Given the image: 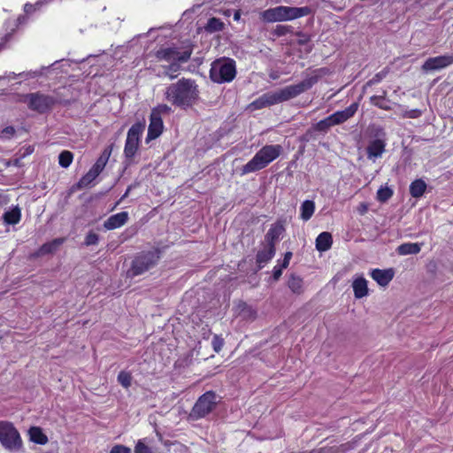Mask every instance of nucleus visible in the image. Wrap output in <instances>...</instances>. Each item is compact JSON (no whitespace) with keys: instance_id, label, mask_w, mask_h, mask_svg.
<instances>
[{"instance_id":"obj_31","label":"nucleus","mask_w":453,"mask_h":453,"mask_svg":"<svg viewBox=\"0 0 453 453\" xmlns=\"http://www.w3.org/2000/svg\"><path fill=\"white\" fill-rule=\"evenodd\" d=\"M288 288L294 293H301L303 290V280L298 276L291 275L288 280Z\"/></svg>"},{"instance_id":"obj_44","label":"nucleus","mask_w":453,"mask_h":453,"mask_svg":"<svg viewBox=\"0 0 453 453\" xmlns=\"http://www.w3.org/2000/svg\"><path fill=\"white\" fill-rule=\"evenodd\" d=\"M24 10H25V12L27 13H31V12H33L35 10V6H34L32 4H27L24 6Z\"/></svg>"},{"instance_id":"obj_51","label":"nucleus","mask_w":453,"mask_h":453,"mask_svg":"<svg viewBox=\"0 0 453 453\" xmlns=\"http://www.w3.org/2000/svg\"><path fill=\"white\" fill-rule=\"evenodd\" d=\"M165 446L173 445V446L182 447V445H180L179 443H174V442H165Z\"/></svg>"},{"instance_id":"obj_2","label":"nucleus","mask_w":453,"mask_h":453,"mask_svg":"<svg viewBox=\"0 0 453 453\" xmlns=\"http://www.w3.org/2000/svg\"><path fill=\"white\" fill-rule=\"evenodd\" d=\"M165 97L172 104L186 109L196 101L198 88L194 81L181 79L166 88Z\"/></svg>"},{"instance_id":"obj_38","label":"nucleus","mask_w":453,"mask_h":453,"mask_svg":"<svg viewBox=\"0 0 453 453\" xmlns=\"http://www.w3.org/2000/svg\"><path fill=\"white\" fill-rule=\"evenodd\" d=\"M98 242V235L93 232H89L85 238V245H96Z\"/></svg>"},{"instance_id":"obj_47","label":"nucleus","mask_w":453,"mask_h":453,"mask_svg":"<svg viewBox=\"0 0 453 453\" xmlns=\"http://www.w3.org/2000/svg\"><path fill=\"white\" fill-rule=\"evenodd\" d=\"M289 262L290 261L286 260V259L283 258L282 262L280 264H279V265L281 266V268L285 269V268H287L288 266Z\"/></svg>"},{"instance_id":"obj_25","label":"nucleus","mask_w":453,"mask_h":453,"mask_svg":"<svg viewBox=\"0 0 453 453\" xmlns=\"http://www.w3.org/2000/svg\"><path fill=\"white\" fill-rule=\"evenodd\" d=\"M30 440L37 444L44 445L48 442V437L43 434L42 430L38 426H32L28 430Z\"/></svg>"},{"instance_id":"obj_3","label":"nucleus","mask_w":453,"mask_h":453,"mask_svg":"<svg viewBox=\"0 0 453 453\" xmlns=\"http://www.w3.org/2000/svg\"><path fill=\"white\" fill-rule=\"evenodd\" d=\"M191 54L192 50L189 48L166 47L158 50L156 52V58L158 61L168 63V65L165 66V73L170 79H174L180 65L188 62Z\"/></svg>"},{"instance_id":"obj_22","label":"nucleus","mask_w":453,"mask_h":453,"mask_svg":"<svg viewBox=\"0 0 453 453\" xmlns=\"http://www.w3.org/2000/svg\"><path fill=\"white\" fill-rule=\"evenodd\" d=\"M333 243L332 235L328 232L319 234L316 239V249L319 251L328 250Z\"/></svg>"},{"instance_id":"obj_9","label":"nucleus","mask_w":453,"mask_h":453,"mask_svg":"<svg viewBox=\"0 0 453 453\" xmlns=\"http://www.w3.org/2000/svg\"><path fill=\"white\" fill-rule=\"evenodd\" d=\"M0 442L8 450H17L22 446L19 433L8 421H0Z\"/></svg>"},{"instance_id":"obj_42","label":"nucleus","mask_w":453,"mask_h":453,"mask_svg":"<svg viewBox=\"0 0 453 453\" xmlns=\"http://www.w3.org/2000/svg\"><path fill=\"white\" fill-rule=\"evenodd\" d=\"M283 268L280 265H276L273 270V276L275 280H278L282 274Z\"/></svg>"},{"instance_id":"obj_10","label":"nucleus","mask_w":453,"mask_h":453,"mask_svg":"<svg viewBox=\"0 0 453 453\" xmlns=\"http://www.w3.org/2000/svg\"><path fill=\"white\" fill-rule=\"evenodd\" d=\"M160 258L157 250L142 252L132 264L131 272L133 275H140L155 266Z\"/></svg>"},{"instance_id":"obj_13","label":"nucleus","mask_w":453,"mask_h":453,"mask_svg":"<svg viewBox=\"0 0 453 453\" xmlns=\"http://www.w3.org/2000/svg\"><path fill=\"white\" fill-rule=\"evenodd\" d=\"M453 64V53L427 58L423 65L424 72L437 71L446 68Z\"/></svg>"},{"instance_id":"obj_39","label":"nucleus","mask_w":453,"mask_h":453,"mask_svg":"<svg viewBox=\"0 0 453 453\" xmlns=\"http://www.w3.org/2000/svg\"><path fill=\"white\" fill-rule=\"evenodd\" d=\"M110 453H132V451L130 448L118 444L111 448Z\"/></svg>"},{"instance_id":"obj_40","label":"nucleus","mask_w":453,"mask_h":453,"mask_svg":"<svg viewBox=\"0 0 453 453\" xmlns=\"http://www.w3.org/2000/svg\"><path fill=\"white\" fill-rule=\"evenodd\" d=\"M39 73H37L36 72H33V73H27L26 74H24L23 73H20L19 74H16L15 73H10L7 76H4V78H8V79H14L18 76L21 77L23 75H26V77H35L36 75H38ZM3 77H0V79H2Z\"/></svg>"},{"instance_id":"obj_4","label":"nucleus","mask_w":453,"mask_h":453,"mask_svg":"<svg viewBox=\"0 0 453 453\" xmlns=\"http://www.w3.org/2000/svg\"><path fill=\"white\" fill-rule=\"evenodd\" d=\"M283 151L280 144H270L263 146L254 157L245 164L241 170L242 175L265 168L269 164L278 158Z\"/></svg>"},{"instance_id":"obj_55","label":"nucleus","mask_w":453,"mask_h":453,"mask_svg":"<svg viewBox=\"0 0 453 453\" xmlns=\"http://www.w3.org/2000/svg\"><path fill=\"white\" fill-rule=\"evenodd\" d=\"M270 77L273 78V79H276L275 74H271Z\"/></svg>"},{"instance_id":"obj_43","label":"nucleus","mask_w":453,"mask_h":453,"mask_svg":"<svg viewBox=\"0 0 453 453\" xmlns=\"http://www.w3.org/2000/svg\"><path fill=\"white\" fill-rule=\"evenodd\" d=\"M420 113L421 112L419 110H411L406 114V116L409 118H417L420 115Z\"/></svg>"},{"instance_id":"obj_33","label":"nucleus","mask_w":453,"mask_h":453,"mask_svg":"<svg viewBox=\"0 0 453 453\" xmlns=\"http://www.w3.org/2000/svg\"><path fill=\"white\" fill-rule=\"evenodd\" d=\"M119 383L125 388H128L131 386L132 376L126 371H121L118 375Z\"/></svg>"},{"instance_id":"obj_8","label":"nucleus","mask_w":453,"mask_h":453,"mask_svg":"<svg viewBox=\"0 0 453 453\" xmlns=\"http://www.w3.org/2000/svg\"><path fill=\"white\" fill-rule=\"evenodd\" d=\"M216 404V394L207 391L197 399L189 413V418L193 420L203 418L212 411Z\"/></svg>"},{"instance_id":"obj_52","label":"nucleus","mask_w":453,"mask_h":453,"mask_svg":"<svg viewBox=\"0 0 453 453\" xmlns=\"http://www.w3.org/2000/svg\"><path fill=\"white\" fill-rule=\"evenodd\" d=\"M234 19L235 20H239L240 19V12L239 11L235 12V13L234 15Z\"/></svg>"},{"instance_id":"obj_24","label":"nucleus","mask_w":453,"mask_h":453,"mask_svg":"<svg viewBox=\"0 0 453 453\" xmlns=\"http://www.w3.org/2000/svg\"><path fill=\"white\" fill-rule=\"evenodd\" d=\"M421 250V244L419 243H412V242H405L398 246L397 252L401 256L406 255H415L419 253Z\"/></svg>"},{"instance_id":"obj_46","label":"nucleus","mask_w":453,"mask_h":453,"mask_svg":"<svg viewBox=\"0 0 453 453\" xmlns=\"http://www.w3.org/2000/svg\"><path fill=\"white\" fill-rule=\"evenodd\" d=\"M21 158H22V157L12 160V165L16 166V167H21L22 166Z\"/></svg>"},{"instance_id":"obj_6","label":"nucleus","mask_w":453,"mask_h":453,"mask_svg":"<svg viewBox=\"0 0 453 453\" xmlns=\"http://www.w3.org/2000/svg\"><path fill=\"white\" fill-rule=\"evenodd\" d=\"M236 75L235 61L231 58H219L212 62L210 78L213 82L221 84L232 81Z\"/></svg>"},{"instance_id":"obj_19","label":"nucleus","mask_w":453,"mask_h":453,"mask_svg":"<svg viewBox=\"0 0 453 453\" xmlns=\"http://www.w3.org/2000/svg\"><path fill=\"white\" fill-rule=\"evenodd\" d=\"M285 228L281 222L273 224L265 234V241L268 244L275 245V242L280 239Z\"/></svg>"},{"instance_id":"obj_41","label":"nucleus","mask_w":453,"mask_h":453,"mask_svg":"<svg viewBox=\"0 0 453 453\" xmlns=\"http://www.w3.org/2000/svg\"><path fill=\"white\" fill-rule=\"evenodd\" d=\"M171 111H172V109L168 105H166V104H159L152 111L157 112L159 114V116H160L162 113H170Z\"/></svg>"},{"instance_id":"obj_17","label":"nucleus","mask_w":453,"mask_h":453,"mask_svg":"<svg viewBox=\"0 0 453 453\" xmlns=\"http://www.w3.org/2000/svg\"><path fill=\"white\" fill-rule=\"evenodd\" d=\"M352 288L357 299L368 296V282L363 275L357 274L353 277Z\"/></svg>"},{"instance_id":"obj_48","label":"nucleus","mask_w":453,"mask_h":453,"mask_svg":"<svg viewBox=\"0 0 453 453\" xmlns=\"http://www.w3.org/2000/svg\"><path fill=\"white\" fill-rule=\"evenodd\" d=\"M5 167H9V166H12V160H3L1 162Z\"/></svg>"},{"instance_id":"obj_54","label":"nucleus","mask_w":453,"mask_h":453,"mask_svg":"<svg viewBox=\"0 0 453 453\" xmlns=\"http://www.w3.org/2000/svg\"><path fill=\"white\" fill-rule=\"evenodd\" d=\"M366 209H367V208H366V206H365V205H364V206L362 207L363 211H366Z\"/></svg>"},{"instance_id":"obj_29","label":"nucleus","mask_w":453,"mask_h":453,"mask_svg":"<svg viewBox=\"0 0 453 453\" xmlns=\"http://www.w3.org/2000/svg\"><path fill=\"white\" fill-rule=\"evenodd\" d=\"M98 175L99 173L97 172L90 168V170L79 180V188H82L89 186Z\"/></svg>"},{"instance_id":"obj_50","label":"nucleus","mask_w":453,"mask_h":453,"mask_svg":"<svg viewBox=\"0 0 453 453\" xmlns=\"http://www.w3.org/2000/svg\"><path fill=\"white\" fill-rule=\"evenodd\" d=\"M32 152H33V149H31L30 147H28V148L27 149L26 153H24V154H23L22 157H25V156H27V155L31 154Z\"/></svg>"},{"instance_id":"obj_21","label":"nucleus","mask_w":453,"mask_h":453,"mask_svg":"<svg viewBox=\"0 0 453 453\" xmlns=\"http://www.w3.org/2000/svg\"><path fill=\"white\" fill-rule=\"evenodd\" d=\"M112 151V145L108 146L104 150L96 162L94 164V165L91 167L96 172H97L99 174L102 173V171L104 169L110 157Z\"/></svg>"},{"instance_id":"obj_35","label":"nucleus","mask_w":453,"mask_h":453,"mask_svg":"<svg viewBox=\"0 0 453 453\" xmlns=\"http://www.w3.org/2000/svg\"><path fill=\"white\" fill-rule=\"evenodd\" d=\"M334 126L333 120L330 119V116L319 121L316 124L315 129L319 132H326L331 127Z\"/></svg>"},{"instance_id":"obj_32","label":"nucleus","mask_w":453,"mask_h":453,"mask_svg":"<svg viewBox=\"0 0 453 453\" xmlns=\"http://www.w3.org/2000/svg\"><path fill=\"white\" fill-rule=\"evenodd\" d=\"M73 159V155L69 150L62 151L58 156V164L60 166L64 168H67L70 166Z\"/></svg>"},{"instance_id":"obj_18","label":"nucleus","mask_w":453,"mask_h":453,"mask_svg":"<svg viewBox=\"0 0 453 453\" xmlns=\"http://www.w3.org/2000/svg\"><path fill=\"white\" fill-rule=\"evenodd\" d=\"M128 219V213L127 211H122L111 215L109 217L104 223V228L107 230H113L124 226Z\"/></svg>"},{"instance_id":"obj_34","label":"nucleus","mask_w":453,"mask_h":453,"mask_svg":"<svg viewBox=\"0 0 453 453\" xmlns=\"http://www.w3.org/2000/svg\"><path fill=\"white\" fill-rule=\"evenodd\" d=\"M393 196V191L388 187H381L377 192V199L386 202Z\"/></svg>"},{"instance_id":"obj_36","label":"nucleus","mask_w":453,"mask_h":453,"mask_svg":"<svg viewBox=\"0 0 453 453\" xmlns=\"http://www.w3.org/2000/svg\"><path fill=\"white\" fill-rule=\"evenodd\" d=\"M371 103L380 108V109H383V110H388L389 109V106L388 104V102L385 100V98L383 96H373L371 97Z\"/></svg>"},{"instance_id":"obj_16","label":"nucleus","mask_w":453,"mask_h":453,"mask_svg":"<svg viewBox=\"0 0 453 453\" xmlns=\"http://www.w3.org/2000/svg\"><path fill=\"white\" fill-rule=\"evenodd\" d=\"M358 109V103H353L349 107H347L343 111H338L333 114L330 115V119L333 120V124L340 125L342 123H344L348 119H349L351 117L355 115Z\"/></svg>"},{"instance_id":"obj_37","label":"nucleus","mask_w":453,"mask_h":453,"mask_svg":"<svg viewBox=\"0 0 453 453\" xmlns=\"http://www.w3.org/2000/svg\"><path fill=\"white\" fill-rule=\"evenodd\" d=\"M211 345H212L214 351L219 353L223 348L224 340L220 336L215 334L213 336Z\"/></svg>"},{"instance_id":"obj_49","label":"nucleus","mask_w":453,"mask_h":453,"mask_svg":"<svg viewBox=\"0 0 453 453\" xmlns=\"http://www.w3.org/2000/svg\"><path fill=\"white\" fill-rule=\"evenodd\" d=\"M291 257H292V252L288 251L285 253L284 259L290 261Z\"/></svg>"},{"instance_id":"obj_27","label":"nucleus","mask_w":453,"mask_h":453,"mask_svg":"<svg viewBox=\"0 0 453 453\" xmlns=\"http://www.w3.org/2000/svg\"><path fill=\"white\" fill-rule=\"evenodd\" d=\"M315 211V203L313 201L305 200L300 207L301 219L304 221L309 220L313 215Z\"/></svg>"},{"instance_id":"obj_15","label":"nucleus","mask_w":453,"mask_h":453,"mask_svg":"<svg viewBox=\"0 0 453 453\" xmlns=\"http://www.w3.org/2000/svg\"><path fill=\"white\" fill-rule=\"evenodd\" d=\"M370 276L375 280L380 286L386 287L393 280L395 276V271L393 268L388 269H372L370 272Z\"/></svg>"},{"instance_id":"obj_20","label":"nucleus","mask_w":453,"mask_h":453,"mask_svg":"<svg viewBox=\"0 0 453 453\" xmlns=\"http://www.w3.org/2000/svg\"><path fill=\"white\" fill-rule=\"evenodd\" d=\"M275 255V247L267 243V246L258 251L257 255V263L259 267H263L265 264L270 261Z\"/></svg>"},{"instance_id":"obj_53","label":"nucleus","mask_w":453,"mask_h":453,"mask_svg":"<svg viewBox=\"0 0 453 453\" xmlns=\"http://www.w3.org/2000/svg\"><path fill=\"white\" fill-rule=\"evenodd\" d=\"M224 14H225L226 16H230V11H229V10H227V11H226V12H224Z\"/></svg>"},{"instance_id":"obj_45","label":"nucleus","mask_w":453,"mask_h":453,"mask_svg":"<svg viewBox=\"0 0 453 453\" xmlns=\"http://www.w3.org/2000/svg\"><path fill=\"white\" fill-rule=\"evenodd\" d=\"M3 133L7 135H12L15 133V129L12 127H7L4 129Z\"/></svg>"},{"instance_id":"obj_30","label":"nucleus","mask_w":453,"mask_h":453,"mask_svg":"<svg viewBox=\"0 0 453 453\" xmlns=\"http://www.w3.org/2000/svg\"><path fill=\"white\" fill-rule=\"evenodd\" d=\"M224 27L225 25L220 19L211 18L205 26V30L210 33H214L223 30Z\"/></svg>"},{"instance_id":"obj_7","label":"nucleus","mask_w":453,"mask_h":453,"mask_svg":"<svg viewBox=\"0 0 453 453\" xmlns=\"http://www.w3.org/2000/svg\"><path fill=\"white\" fill-rule=\"evenodd\" d=\"M373 139L369 142L366 147V154L368 159L375 161L382 157L386 150V133L383 127L376 125L370 127Z\"/></svg>"},{"instance_id":"obj_12","label":"nucleus","mask_w":453,"mask_h":453,"mask_svg":"<svg viewBox=\"0 0 453 453\" xmlns=\"http://www.w3.org/2000/svg\"><path fill=\"white\" fill-rule=\"evenodd\" d=\"M19 101L27 104L31 110L39 112L46 111L55 102L52 97L40 93L19 96Z\"/></svg>"},{"instance_id":"obj_11","label":"nucleus","mask_w":453,"mask_h":453,"mask_svg":"<svg viewBox=\"0 0 453 453\" xmlns=\"http://www.w3.org/2000/svg\"><path fill=\"white\" fill-rule=\"evenodd\" d=\"M144 123L137 122L128 130L124 148V154L127 158H133L137 152L140 138L144 130Z\"/></svg>"},{"instance_id":"obj_1","label":"nucleus","mask_w":453,"mask_h":453,"mask_svg":"<svg viewBox=\"0 0 453 453\" xmlns=\"http://www.w3.org/2000/svg\"><path fill=\"white\" fill-rule=\"evenodd\" d=\"M318 81L319 76L313 75L307 77L297 84L287 86L277 91L265 93L253 101L250 107L253 110H258L290 100L310 89Z\"/></svg>"},{"instance_id":"obj_56","label":"nucleus","mask_w":453,"mask_h":453,"mask_svg":"<svg viewBox=\"0 0 453 453\" xmlns=\"http://www.w3.org/2000/svg\"><path fill=\"white\" fill-rule=\"evenodd\" d=\"M2 48H3V44H2V43H0V50H1Z\"/></svg>"},{"instance_id":"obj_5","label":"nucleus","mask_w":453,"mask_h":453,"mask_svg":"<svg viewBox=\"0 0 453 453\" xmlns=\"http://www.w3.org/2000/svg\"><path fill=\"white\" fill-rule=\"evenodd\" d=\"M310 13L308 7H292L280 5L269 8L260 12V19L267 23H276L294 20Z\"/></svg>"},{"instance_id":"obj_23","label":"nucleus","mask_w":453,"mask_h":453,"mask_svg":"<svg viewBox=\"0 0 453 453\" xmlns=\"http://www.w3.org/2000/svg\"><path fill=\"white\" fill-rule=\"evenodd\" d=\"M426 188L427 185L424 180L417 179L410 185V194L414 198H419L425 194Z\"/></svg>"},{"instance_id":"obj_14","label":"nucleus","mask_w":453,"mask_h":453,"mask_svg":"<svg viewBox=\"0 0 453 453\" xmlns=\"http://www.w3.org/2000/svg\"><path fill=\"white\" fill-rule=\"evenodd\" d=\"M163 129L164 125L161 116H159L157 112L152 111L150 114L146 142L149 143L150 141L157 138L162 134Z\"/></svg>"},{"instance_id":"obj_26","label":"nucleus","mask_w":453,"mask_h":453,"mask_svg":"<svg viewBox=\"0 0 453 453\" xmlns=\"http://www.w3.org/2000/svg\"><path fill=\"white\" fill-rule=\"evenodd\" d=\"M64 242H65L64 238L54 239L53 241L42 245V247L39 249L38 253H39V255H46V254L53 253L60 247V245H62L64 243Z\"/></svg>"},{"instance_id":"obj_28","label":"nucleus","mask_w":453,"mask_h":453,"mask_svg":"<svg viewBox=\"0 0 453 453\" xmlns=\"http://www.w3.org/2000/svg\"><path fill=\"white\" fill-rule=\"evenodd\" d=\"M21 218V211L19 208L15 207L3 215L4 222L8 225H16L19 222Z\"/></svg>"}]
</instances>
